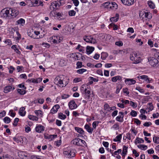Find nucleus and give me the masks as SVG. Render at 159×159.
Segmentation results:
<instances>
[{"mask_svg": "<svg viewBox=\"0 0 159 159\" xmlns=\"http://www.w3.org/2000/svg\"><path fill=\"white\" fill-rule=\"evenodd\" d=\"M123 116L122 117H121L120 116H118L116 117V120L117 121L120 122H122L123 121Z\"/></svg>", "mask_w": 159, "mask_h": 159, "instance_id": "nucleus-42", "label": "nucleus"}, {"mask_svg": "<svg viewBox=\"0 0 159 159\" xmlns=\"http://www.w3.org/2000/svg\"><path fill=\"white\" fill-rule=\"evenodd\" d=\"M122 138V134H120L117 136L116 138L113 139L114 142H120V140Z\"/></svg>", "mask_w": 159, "mask_h": 159, "instance_id": "nucleus-26", "label": "nucleus"}, {"mask_svg": "<svg viewBox=\"0 0 159 159\" xmlns=\"http://www.w3.org/2000/svg\"><path fill=\"white\" fill-rule=\"evenodd\" d=\"M11 48L13 49L14 51L17 54H20L21 53L20 52L19 50V49L17 48L16 45H13L11 47Z\"/></svg>", "mask_w": 159, "mask_h": 159, "instance_id": "nucleus-22", "label": "nucleus"}, {"mask_svg": "<svg viewBox=\"0 0 159 159\" xmlns=\"http://www.w3.org/2000/svg\"><path fill=\"white\" fill-rule=\"evenodd\" d=\"M44 127L41 125H39L37 126L35 128V130L37 132L41 133L44 130Z\"/></svg>", "mask_w": 159, "mask_h": 159, "instance_id": "nucleus-13", "label": "nucleus"}, {"mask_svg": "<svg viewBox=\"0 0 159 159\" xmlns=\"http://www.w3.org/2000/svg\"><path fill=\"white\" fill-rule=\"evenodd\" d=\"M135 89L139 91L140 93H143L144 92V90L143 89H141L140 87H137Z\"/></svg>", "mask_w": 159, "mask_h": 159, "instance_id": "nucleus-52", "label": "nucleus"}, {"mask_svg": "<svg viewBox=\"0 0 159 159\" xmlns=\"http://www.w3.org/2000/svg\"><path fill=\"white\" fill-rule=\"evenodd\" d=\"M10 12L11 13L12 16L13 18L16 17L19 14L18 10L15 9L10 8Z\"/></svg>", "mask_w": 159, "mask_h": 159, "instance_id": "nucleus-9", "label": "nucleus"}, {"mask_svg": "<svg viewBox=\"0 0 159 159\" xmlns=\"http://www.w3.org/2000/svg\"><path fill=\"white\" fill-rule=\"evenodd\" d=\"M104 108L105 110H107V111H110L109 108H111V107H109L108 104L106 103L104 105Z\"/></svg>", "mask_w": 159, "mask_h": 159, "instance_id": "nucleus-50", "label": "nucleus"}, {"mask_svg": "<svg viewBox=\"0 0 159 159\" xmlns=\"http://www.w3.org/2000/svg\"><path fill=\"white\" fill-rule=\"evenodd\" d=\"M127 147H126L125 146H123L122 152V153H123V154H125V153L127 154Z\"/></svg>", "mask_w": 159, "mask_h": 159, "instance_id": "nucleus-45", "label": "nucleus"}, {"mask_svg": "<svg viewBox=\"0 0 159 159\" xmlns=\"http://www.w3.org/2000/svg\"><path fill=\"white\" fill-rule=\"evenodd\" d=\"M6 112L5 111H3L2 112L0 113V118L4 117L5 116Z\"/></svg>", "mask_w": 159, "mask_h": 159, "instance_id": "nucleus-62", "label": "nucleus"}, {"mask_svg": "<svg viewBox=\"0 0 159 159\" xmlns=\"http://www.w3.org/2000/svg\"><path fill=\"white\" fill-rule=\"evenodd\" d=\"M148 60L149 64L151 66L155 67L158 66V61L156 58L150 57L148 58Z\"/></svg>", "mask_w": 159, "mask_h": 159, "instance_id": "nucleus-3", "label": "nucleus"}, {"mask_svg": "<svg viewBox=\"0 0 159 159\" xmlns=\"http://www.w3.org/2000/svg\"><path fill=\"white\" fill-rule=\"evenodd\" d=\"M9 12H10V8H9L8 9H4L1 11L0 15L2 16H3V17L7 18Z\"/></svg>", "mask_w": 159, "mask_h": 159, "instance_id": "nucleus-6", "label": "nucleus"}, {"mask_svg": "<svg viewBox=\"0 0 159 159\" xmlns=\"http://www.w3.org/2000/svg\"><path fill=\"white\" fill-rule=\"evenodd\" d=\"M121 1L124 5L127 6H130L134 2V0H121Z\"/></svg>", "mask_w": 159, "mask_h": 159, "instance_id": "nucleus-10", "label": "nucleus"}, {"mask_svg": "<svg viewBox=\"0 0 159 159\" xmlns=\"http://www.w3.org/2000/svg\"><path fill=\"white\" fill-rule=\"evenodd\" d=\"M32 4L34 6H37V5L38 3V1L37 0H30Z\"/></svg>", "mask_w": 159, "mask_h": 159, "instance_id": "nucleus-38", "label": "nucleus"}, {"mask_svg": "<svg viewBox=\"0 0 159 159\" xmlns=\"http://www.w3.org/2000/svg\"><path fill=\"white\" fill-rule=\"evenodd\" d=\"M63 154L67 158H71L75 156V154L73 152L70 151H64L63 152Z\"/></svg>", "mask_w": 159, "mask_h": 159, "instance_id": "nucleus-5", "label": "nucleus"}, {"mask_svg": "<svg viewBox=\"0 0 159 159\" xmlns=\"http://www.w3.org/2000/svg\"><path fill=\"white\" fill-rule=\"evenodd\" d=\"M130 58V60L133 61V63L138 64L141 62V59L140 57L135 52H133L131 53Z\"/></svg>", "mask_w": 159, "mask_h": 159, "instance_id": "nucleus-2", "label": "nucleus"}, {"mask_svg": "<svg viewBox=\"0 0 159 159\" xmlns=\"http://www.w3.org/2000/svg\"><path fill=\"white\" fill-rule=\"evenodd\" d=\"M144 17L145 18H148L149 19H150L151 18V16L149 14V13L148 12H144Z\"/></svg>", "mask_w": 159, "mask_h": 159, "instance_id": "nucleus-47", "label": "nucleus"}, {"mask_svg": "<svg viewBox=\"0 0 159 159\" xmlns=\"http://www.w3.org/2000/svg\"><path fill=\"white\" fill-rule=\"evenodd\" d=\"M147 77H148L147 76L145 75H142L138 77L139 78L143 79L145 80H146V79Z\"/></svg>", "mask_w": 159, "mask_h": 159, "instance_id": "nucleus-64", "label": "nucleus"}, {"mask_svg": "<svg viewBox=\"0 0 159 159\" xmlns=\"http://www.w3.org/2000/svg\"><path fill=\"white\" fill-rule=\"evenodd\" d=\"M112 128L115 129H119V125L117 123H116L113 125Z\"/></svg>", "mask_w": 159, "mask_h": 159, "instance_id": "nucleus-59", "label": "nucleus"}, {"mask_svg": "<svg viewBox=\"0 0 159 159\" xmlns=\"http://www.w3.org/2000/svg\"><path fill=\"white\" fill-rule=\"evenodd\" d=\"M84 127L89 133L91 134L92 133L93 130V129L91 128L89 125L87 124H86L85 125Z\"/></svg>", "mask_w": 159, "mask_h": 159, "instance_id": "nucleus-20", "label": "nucleus"}, {"mask_svg": "<svg viewBox=\"0 0 159 159\" xmlns=\"http://www.w3.org/2000/svg\"><path fill=\"white\" fill-rule=\"evenodd\" d=\"M69 15L70 16H75L76 14V12L74 10L70 11L68 12Z\"/></svg>", "mask_w": 159, "mask_h": 159, "instance_id": "nucleus-41", "label": "nucleus"}, {"mask_svg": "<svg viewBox=\"0 0 159 159\" xmlns=\"http://www.w3.org/2000/svg\"><path fill=\"white\" fill-rule=\"evenodd\" d=\"M144 142V140L143 139L139 137H137L135 141V143L136 144L140 143H143Z\"/></svg>", "mask_w": 159, "mask_h": 159, "instance_id": "nucleus-25", "label": "nucleus"}, {"mask_svg": "<svg viewBox=\"0 0 159 159\" xmlns=\"http://www.w3.org/2000/svg\"><path fill=\"white\" fill-rule=\"evenodd\" d=\"M84 39L88 43L94 44L96 43V40L95 39H93L90 36H85L84 37Z\"/></svg>", "mask_w": 159, "mask_h": 159, "instance_id": "nucleus-4", "label": "nucleus"}, {"mask_svg": "<svg viewBox=\"0 0 159 159\" xmlns=\"http://www.w3.org/2000/svg\"><path fill=\"white\" fill-rule=\"evenodd\" d=\"M64 76L63 75H60L57 77L54 80V83L61 87L65 86L66 84L64 83Z\"/></svg>", "mask_w": 159, "mask_h": 159, "instance_id": "nucleus-1", "label": "nucleus"}, {"mask_svg": "<svg viewBox=\"0 0 159 159\" xmlns=\"http://www.w3.org/2000/svg\"><path fill=\"white\" fill-rule=\"evenodd\" d=\"M9 68L10 69L9 71V73L12 74L13 72V71L15 70V68L12 66H10Z\"/></svg>", "mask_w": 159, "mask_h": 159, "instance_id": "nucleus-61", "label": "nucleus"}, {"mask_svg": "<svg viewBox=\"0 0 159 159\" xmlns=\"http://www.w3.org/2000/svg\"><path fill=\"white\" fill-rule=\"evenodd\" d=\"M130 114V115L133 117H135L136 116L137 114L136 111L134 110H132Z\"/></svg>", "mask_w": 159, "mask_h": 159, "instance_id": "nucleus-48", "label": "nucleus"}, {"mask_svg": "<svg viewBox=\"0 0 159 159\" xmlns=\"http://www.w3.org/2000/svg\"><path fill=\"white\" fill-rule=\"evenodd\" d=\"M52 39L53 40L52 41L54 43H59L60 42V41H57L56 39H57V36H53L52 37Z\"/></svg>", "mask_w": 159, "mask_h": 159, "instance_id": "nucleus-33", "label": "nucleus"}, {"mask_svg": "<svg viewBox=\"0 0 159 159\" xmlns=\"http://www.w3.org/2000/svg\"><path fill=\"white\" fill-rule=\"evenodd\" d=\"M34 112L36 115L37 116L39 115L42 114V111L40 110H36L34 111Z\"/></svg>", "mask_w": 159, "mask_h": 159, "instance_id": "nucleus-56", "label": "nucleus"}, {"mask_svg": "<svg viewBox=\"0 0 159 159\" xmlns=\"http://www.w3.org/2000/svg\"><path fill=\"white\" fill-rule=\"evenodd\" d=\"M121 152V149H119L117 151L114 152L113 154H112V156L115 157V155H118V153Z\"/></svg>", "mask_w": 159, "mask_h": 159, "instance_id": "nucleus-54", "label": "nucleus"}, {"mask_svg": "<svg viewBox=\"0 0 159 159\" xmlns=\"http://www.w3.org/2000/svg\"><path fill=\"white\" fill-rule=\"evenodd\" d=\"M154 142L156 143H159V137L154 136L153 138Z\"/></svg>", "mask_w": 159, "mask_h": 159, "instance_id": "nucleus-43", "label": "nucleus"}, {"mask_svg": "<svg viewBox=\"0 0 159 159\" xmlns=\"http://www.w3.org/2000/svg\"><path fill=\"white\" fill-rule=\"evenodd\" d=\"M81 56V54L80 53H77V54L75 53L74 54V57L75 59H77V60H80V57Z\"/></svg>", "mask_w": 159, "mask_h": 159, "instance_id": "nucleus-31", "label": "nucleus"}, {"mask_svg": "<svg viewBox=\"0 0 159 159\" xmlns=\"http://www.w3.org/2000/svg\"><path fill=\"white\" fill-rule=\"evenodd\" d=\"M152 125V123L150 122H146L143 125L144 126L148 127Z\"/></svg>", "mask_w": 159, "mask_h": 159, "instance_id": "nucleus-55", "label": "nucleus"}, {"mask_svg": "<svg viewBox=\"0 0 159 159\" xmlns=\"http://www.w3.org/2000/svg\"><path fill=\"white\" fill-rule=\"evenodd\" d=\"M15 89V88L10 85H8L6 86L4 89V92L7 93L11 91H13Z\"/></svg>", "mask_w": 159, "mask_h": 159, "instance_id": "nucleus-7", "label": "nucleus"}, {"mask_svg": "<svg viewBox=\"0 0 159 159\" xmlns=\"http://www.w3.org/2000/svg\"><path fill=\"white\" fill-rule=\"evenodd\" d=\"M75 129L78 133L82 134H84V132L82 129L78 127H75Z\"/></svg>", "mask_w": 159, "mask_h": 159, "instance_id": "nucleus-24", "label": "nucleus"}, {"mask_svg": "<svg viewBox=\"0 0 159 159\" xmlns=\"http://www.w3.org/2000/svg\"><path fill=\"white\" fill-rule=\"evenodd\" d=\"M69 95L68 94H64L62 95L61 98L62 99H65L69 97Z\"/></svg>", "mask_w": 159, "mask_h": 159, "instance_id": "nucleus-60", "label": "nucleus"}, {"mask_svg": "<svg viewBox=\"0 0 159 159\" xmlns=\"http://www.w3.org/2000/svg\"><path fill=\"white\" fill-rule=\"evenodd\" d=\"M28 34L29 36L34 39H38L40 38V37L39 38H36V37L35 36V35L34 34V31H30L28 32Z\"/></svg>", "mask_w": 159, "mask_h": 159, "instance_id": "nucleus-19", "label": "nucleus"}, {"mask_svg": "<svg viewBox=\"0 0 159 159\" xmlns=\"http://www.w3.org/2000/svg\"><path fill=\"white\" fill-rule=\"evenodd\" d=\"M54 2H52L51 3V4L49 6V9L51 11H55L58 10V9L57 7H54Z\"/></svg>", "mask_w": 159, "mask_h": 159, "instance_id": "nucleus-27", "label": "nucleus"}, {"mask_svg": "<svg viewBox=\"0 0 159 159\" xmlns=\"http://www.w3.org/2000/svg\"><path fill=\"white\" fill-rule=\"evenodd\" d=\"M115 44L119 46H121L123 45V43L121 41H118L116 42Z\"/></svg>", "mask_w": 159, "mask_h": 159, "instance_id": "nucleus-51", "label": "nucleus"}, {"mask_svg": "<svg viewBox=\"0 0 159 159\" xmlns=\"http://www.w3.org/2000/svg\"><path fill=\"white\" fill-rule=\"evenodd\" d=\"M17 92L20 95H24L26 93V91L25 89L22 90L20 89H18Z\"/></svg>", "mask_w": 159, "mask_h": 159, "instance_id": "nucleus-35", "label": "nucleus"}, {"mask_svg": "<svg viewBox=\"0 0 159 159\" xmlns=\"http://www.w3.org/2000/svg\"><path fill=\"white\" fill-rule=\"evenodd\" d=\"M58 117L61 119L64 120L66 118V115H63L62 113H60L59 114Z\"/></svg>", "mask_w": 159, "mask_h": 159, "instance_id": "nucleus-40", "label": "nucleus"}, {"mask_svg": "<svg viewBox=\"0 0 159 159\" xmlns=\"http://www.w3.org/2000/svg\"><path fill=\"white\" fill-rule=\"evenodd\" d=\"M25 20L23 18H20L17 20L16 22V25H20L21 26H23L25 24Z\"/></svg>", "mask_w": 159, "mask_h": 159, "instance_id": "nucleus-14", "label": "nucleus"}, {"mask_svg": "<svg viewBox=\"0 0 159 159\" xmlns=\"http://www.w3.org/2000/svg\"><path fill=\"white\" fill-rule=\"evenodd\" d=\"M125 82L126 84L130 85L135 84L136 82L135 80L132 79H126L125 80Z\"/></svg>", "mask_w": 159, "mask_h": 159, "instance_id": "nucleus-12", "label": "nucleus"}, {"mask_svg": "<svg viewBox=\"0 0 159 159\" xmlns=\"http://www.w3.org/2000/svg\"><path fill=\"white\" fill-rule=\"evenodd\" d=\"M60 108V106L58 104H57L54 106L51 110L50 113L52 114H54L56 113L58 110V109Z\"/></svg>", "mask_w": 159, "mask_h": 159, "instance_id": "nucleus-11", "label": "nucleus"}, {"mask_svg": "<svg viewBox=\"0 0 159 159\" xmlns=\"http://www.w3.org/2000/svg\"><path fill=\"white\" fill-rule=\"evenodd\" d=\"M79 138H76L73 139L72 142H73V143L74 144H75L77 146H79Z\"/></svg>", "mask_w": 159, "mask_h": 159, "instance_id": "nucleus-30", "label": "nucleus"}, {"mask_svg": "<svg viewBox=\"0 0 159 159\" xmlns=\"http://www.w3.org/2000/svg\"><path fill=\"white\" fill-rule=\"evenodd\" d=\"M133 154H134V155L136 157H138L139 155V154L138 153H137V151L136 150L134 149L133 151Z\"/></svg>", "mask_w": 159, "mask_h": 159, "instance_id": "nucleus-63", "label": "nucleus"}, {"mask_svg": "<svg viewBox=\"0 0 159 159\" xmlns=\"http://www.w3.org/2000/svg\"><path fill=\"white\" fill-rule=\"evenodd\" d=\"M128 90H129L127 88H124L123 89V92L124 93H126L127 95L129 94V92L128 91Z\"/></svg>", "mask_w": 159, "mask_h": 159, "instance_id": "nucleus-49", "label": "nucleus"}, {"mask_svg": "<svg viewBox=\"0 0 159 159\" xmlns=\"http://www.w3.org/2000/svg\"><path fill=\"white\" fill-rule=\"evenodd\" d=\"M148 4L149 6L152 9H154L155 8L154 4L151 1H149L148 2Z\"/></svg>", "mask_w": 159, "mask_h": 159, "instance_id": "nucleus-32", "label": "nucleus"}, {"mask_svg": "<svg viewBox=\"0 0 159 159\" xmlns=\"http://www.w3.org/2000/svg\"><path fill=\"white\" fill-rule=\"evenodd\" d=\"M57 135H50L48 136V139H51L52 140L53 139L55 138L56 137Z\"/></svg>", "mask_w": 159, "mask_h": 159, "instance_id": "nucleus-53", "label": "nucleus"}, {"mask_svg": "<svg viewBox=\"0 0 159 159\" xmlns=\"http://www.w3.org/2000/svg\"><path fill=\"white\" fill-rule=\"evenodd\" d=\"M82 63L80 61H78L77 62V66L76 67V68H79L84 66L82 64Z\"/></svg>", "mask_w": 159, "mask_h": 159, "instance_id": "nucleus-39", "label": "nucleus"}, {"mask_svg": "<svg viewBox=\"0 0 159 159\" xmlns=\"http://www.w3.org/2000/svg\"><path fill=\"white\" fill-rule=\"evenodd\" d=\"M25 108L24 107H21L19 110V114L21 116H24L25 114Z\"/></svg>", "mask_w": 159, "mask_h": 159, "instance_id": "nucleus-18", "label": "nucleus"}, {"mask_svg": "<svg viewBox=\"0 0 159 159\" xmlns=\"http://www.w3.org/2000/svg\"><path fill=\"white\" fill-rule=\"evenodd\" d=\"M69 108L71 110L74 109L77 107V104L74 100H71L68 104Z\"/></svg>", "mask_w": 159, "mask_h": 159, "instance_id": "nucleus-8", "label": "nucleus"}, {"mask_svg": "<svg viewBox=\"0 0 159 159\" xmlns=\"http://www.w3.org/2000/svg\"><path fill=\"white\" fill-rule=\"evenodd\" d=\"M79 146H83L84 145V143H85V142L84 140L81 139H79Z\"/></svg>", "mask_w": 159, "mask_h": 159, "instance_id": "nucleus-36", "label": "nucleus"}, {"mask_svg": "<svg viewBox=\"0 0 159 159\" xmlns=\"http://www.w3.org/2000/svg\"><path fill=\"white\" fill-rule=\"evenodd\" d=\"M119 17V15L118 14H116V16L115 17H111L110 19V20L111 21L116 22L118 20Z\"/></svg>", "mask_w": 159, "mask_h": 159, "instance_id": "nucleus-23", "label": "nucleus"}, {"mask_svg": "<svg viewBox=\"0 0 159 159\" xmlns=\"http://www.w3.org/2000/svg\"><path fill=\"white\" fill-rule=\"evenodd\" d=\"M119 80L120 81L122 80V77L119 75L113 77L111 78V81L113 82H116L117 80Z\"/></svg>", "mask_w": 159, "mask_h": 159, "instance_id": "nucleus-15", "label": "nucleus"}, {"mask_svg": "<svg viewBox=\"0 0 159 159\" xmlns=\"http://www.w3.org/2000/svg\"><path fill=\"white\" fill-rule=\"evenodd\" d=\"M148 107L149 108V110L152 111L153 109V107L152 103H149L148 104Z\"/></svg>", "mask_w": 159, "mask_h": 159, "instance_id": "nucleus-58", "label": "nucleus"}, {"mask_svg": "<svg viewBox=\"0 0 159 159\" xmlns=\"http://www.w3.org/2000/svg\"><path fill=\"white\" fill-rule=\"evenodd\" d=\"M84 93H85V98L89 99L90 97V91L87 90V89H85L84 90Z\"/></svg>", "mask_w": 159, "mask_h": 159, "instance_id": "nucleus-17", "label": "nucleus"}, {"mask_svg": "<svg viewBox=\"0 0 159 159\" xmlns=\"http://www.w3.org/2000/svg\"><path fill=\"white\" fill-rule=\"evenodd\" d=\"M87 71V70L84 69H81L77 70L76 71L77 73L80 74H82L84 72H85Z\"/></svg>", "mask_w": 159, "mask_h": 159, "instance_id": "nucleus-37", "label": "nucleus"}, {"mask_svg": "<svg viewBox=\"0 0 159 159\" xmlns=\"http://www.w3.org/2000/svg\"><path fill=\"white\" fill-rule=\"evenodd\" d=\"M54 17H57V19H59L60 18V17H61L63 15L62 13L60 12H57L56 11L54 12Z\"/></svg>", "mask_w": 159, "mask_h": 159, "instance_id": "nucleus-21", "label": "nucleus"}, {"mask_svg": "<svg viewBox=\"0 0 159 159\" xmlns=\"http://www.w3.org/2000/svg\"><path fill=\"white\" fill-rule=\"evenodd\" d=\"M81 80V79L80 78H75L73 80V82L75 83L78 82Z\"/></svg>", "mask_w": 159, "mask_h": 159, "instance_id": "nucleus-57", "label": "nucleus"}, {"mask_svg": "<svg viewBox=\"0 0 159 159\" xmlns=\"http://www.w3.org/2000/svg\"><path fill=\"white\" fill-rule=\"evenodd\" d=\"M130 105L134 108H136L137 107V104L132 101H130L129 103Z\"/></svg>", "mask_w": 159, "mask_h": 159, "instance_id": "nucleus-44", "label": "nucleus"}, {"mask_svg": "<svg viewBox=\"0 0 159 159\" xmlns=\"http://www.w3.org/2000/svg\"><path fill=\"white\" fill-rule=\"evenodd\" d=\"M19 120V119L18 118H16L14 119V122L13 123V125L14 126H16L17 125V123Z\"/></svg>", "mask_w": 159, "mask_h": 159, "instance_id": "nucleus-46", "label": "nucleus"}, {"mask_svg": "<svg viewBox=\"0 0 159 159\" xmlns=\"http://www.w3.org/2000/svg\"><path fill=\"white\" fill-rule=\"evenodd\" d=\"M28 118L30 120H33L37 121L38 120V118L37 117L31 115H29Z\"/></svg>", "mask_w": 159, "mask_h": 159, "instance_id": "nucleus-28", "label": "nucleus"}, {"mask_svg": "<svg viewBox=\"0 0 159 159\" xmlns=\"http://www.w3.org/2000/svg\"><path fill=\"white\" fill-rule=\"evenodd\" d=\"M94 48L92 47L87 46L86 47V52L88 54H91L94 50Z\"/></svg>", "mask_w": 159, "mask_h": 159, "instance_id": "nucleus-16", "label": "nucleus"}, {"mask_svg": "<svg viewBox=\"0 0 159 159\" xmlns=\"http://www.w3.org/2000/svg\"><path fill=\"white\" fill-rule=\"evenodd\" d=\"M108 56V54L107 52H102L101 53V58L102 60H105Z\"/></svg>", "mask_w": 159, "mask_h": 159, "instance_id": "nucleus-29", "label": "nucleus"}, {"mask_svg": "<svg viewBox=\"0 0 159 159\" xmlns=\"http://www.w3.org/2000/svg\"><path fill=\"white\" fill-rule=\"evenodd\" d=\"M3 121L5 123H9L11 121V119L8 117H5L3 119Z\"/></svg>", "mask_w": 159, "mask_h": 159, "instance_id": "nucleus-34", "label": "nucleus"}]
</instances>
